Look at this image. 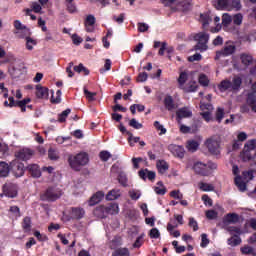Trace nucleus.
<instances>
[{
    "label": "nucleus",
    "instance_id": "f257e3e1",
    "mask_svg": "<svg viewBox=\"0 0 256 256\" xmlns=\"http://www.w3.org/2000/svg\"><path fill=\"white\" fill-rule=\"evenodd\" d=\"M241 85H243V79L239 76H235L232 81L229 79L222 80L218 84V89L220 93H225V91H229L230 93H237L239 89H241Z\"/></svg>",
    "mask_w": 256,
    "mask_h": 256
},
{
    "label": "nucleus",
    "instance_id": "f03ea898",
    "mask_svg": "<svg viewBox=\"0 0 256 256\" xmlns=\"http://www.w3.org/2000/svg\"><path fill=\"white\" fill-rule=\"evenodd\" d=\"M89 163V154L87 152H80L76 155L70 154L68 156V164L73 171H81V167H85Z\"/></svg>",
    "mask_w": 256,
    "mask_h": 256
},
{
    "label": "nucleus",
    "instance_id": "7ed1b4c3",
    "mask_svg": "<svg viewBox=\"0 0 256 256\" xmlns=\"http://www.w3.org/2000/svg\"><path fill=\"white\" fill-rule=\"evenodd\" d=\"M256 139L248 140L244 145L243 151L240 153V158L244 163L252 161L256 165Z\"/></svg>",
    "mask_w": 256,
    "mask_h": 256
},
{
    "label": "nucleus",
    "instance_id": "20e7f679",
    "mask_svg": "<svg viewBox=\"0 0 256 256\" xmlns=\"http://www.w3.org/2000/svg\"><path fill=\"white\" fill-rule=\"evenodd\" d=\"M209 33L207 32H198L193 35V40L196 41L194 46V51H200V53H205L209 49Z\"/></svg>",
    "mask_w": 256,
    "mask_h": 256
},
{
    "label": "nucleus",
    "instance_id": "39448f33",
    "mask_svg": "<svg viewBox=\"0 0 256 256\" xmlns=\"http://www.w3.org/2000/svg\"><path fill=\"white\" fill-rule=\"evenodd\" d=\"M217 169V164L213 162H208L207 164L203 162H195L193 165V171L196 175H201L202 177H209L211 171Z\"/></svg>",
    "mask_w": 256,
    "mask_h": 256
},
{
    "label": "nucleus",
    "instance_id": "423d86ee",
    "mask_svg": "<svg viewBox=\"0 0 256 256\" xmlns=\"http://www.w3.org/2000/svg\"><path fill=\"white\" fill-rule=\"evenodd\" d=\"M61 195H63V190L57 187H49L42 195V201H57V199H61Z\"/></svg>",
    "mask_w": 256,
    "mask_h": 256
},
{
    "label": "nucleus",
    "instance_id": "0eeeda50",
    "mask_svg": "<svg viewBox=\"0 0 256 256\" xmlns=\"http://www.w3.org/2000/svg\"><path fill=\"white\" fill-rule=\"evenodd\" d=\"M246 103L240 107L241 113H249V107L256 113V96L255 93H249L246 98Z\"/></svg>",
    "mask_w": 256,
    "mask_h": 256
},
{
    "label": "nucleus",
    "instance_id": "6e6552de",
    "mask_svg": "<svg viewBox=\"0 0 256 256\" xmlns=\"http://www.w3.org/2000/svg\"><path fill=\"white\" fill-rule=\"evenodd\" d=\"M237 51V47L233 44H227L224 46V49L216 51L215 61H219L221 57H229V55H233Z\"/></svg>",
    "mask_w": 256,
    "mask_h": 256
},
{
    "label": "nucleus",
    "instance_id": "1a4fd4ad",
    "mask_svg": "<svg viewBox=\"0 0 256 256\" xmlns=\"http://www.w3.org/2000/svg\"><path fill=\"white\" fill-rule=\"evenodd\" d=\"M205 145L211 155H219V153H221V145L217 139L208 138L205 142Z\"/></svg>",
    "mask_w": 256,
    "mask_h": 256
},
{
    "label": "nucleus",
    "instance_id": "9d476101",
    "mask_svg": "<svg viewBox=\"0 0 256 256\" xmlns=\"http://www.w3.org/2000/svg\"><path fill=\"white\" fill-rule=\"evenodd\" d=\"M10 169L14 173L15 177H23V175H25V164L19 160H13L10 162Z\"/></svg>",
    "mask_w": 256,
    "mask_h": 256
},
{
    "label": "nucleus",
    "instance_id": "9b49d317",
    "mask_svg": "<svg viewBox=\"0 0 256 256\" xmlns=\"http://www.w3.org/2000/svg\"><path fill=\"white\" fill-rule=\"evenodd\" d=\"M9 101V107H19L21 109L22 113H25L27 111V104L31 103V98H25L23 100L15 101V98L13 96H10L8 98Z\"/></svg>",
    "mask_w": 256,
    "mask_h": 256
},
{
    "label": "nucleus",
    "instance_id": "f8f14e48",
    "mask_svg": "<svg viewBox=\"0 0 256 256\" xmlns=\"http://www.w3.org/2000/svg\"><path fill=\"white\" fill-rule=\"evenodd\" d=\"M35 155V150L30 148H22L15 153L16 159H20L21 161H29Z\"/></svg>",
    "mask_w": 256,
    "mask_h": 256
},
{
    "label": "nucleus",
    "instance_id": "ddd939ff",
    "mask_svg": "<svg viewBox=\"0 0 256 256\" xmlns=\"http://www.w3.org/2000/svg\"><path fill=\"white\" fill-rule=\"evenodd\" d=\"M168 150L174 157H178L179 159H183L185 157V148L183 146L177 144H170L168 146Z\"/></svg>",
    "mask_w": 256,
    "mask_h": 256
},
{
    "label": "nucleus",
    "instance_id": "4468645a",
    "mask_svg": "<svg viewBox=\"0 0 256 256\" xmlns=\"http://www.w3.org/2000/svg\"><path fill=\"white\" fill-rule=\"evenodd\" d=\"M163 105L166 111H175V109H177V104L175 102V99H173V96H171V94L165 95L163 99Z\"/></svg>",
    "mask_w": 256,
    "mask_h": 256
},
{
    "label": "nucleus",
    "instance_id": "2eb2a0df",
    "mask_svg": "<svg viewBox=\"0 0 256 256\" xmlns=\"http://www.w3.org/2000/svg\"><path fill=\"white\" fill-rule=\"evenodd\" d=\"M191 0H176V7L173 11H189L192 7Z\"/></svg>",
    "mask_w": 256,
    "mask_h": 256
},
{
    "label": "nucleus",
    "instance_id": "dca6fc26",
    "mask_svg": "<svg viewBox=\"0 0 256 256\" xmlns=\"http://www.w3.org/2000/svg\"><path fill=\"white\" fill-rule=\"evenodd\" d=\"M70 217L75 221H80L85 217V209L82 207H72L70 209Z\"/></svg>",
    "mask_w": 256,
    "mask_h": 256
},
{
    "label": "nucleus",
    "instance_id": "f3484780",
    "mask_svg": "<svg viewBox=\"0 0 256 256\" xmlns=\"http://www.w3.org/2000/svg\"><path fill=\"white\" fill-rule=\"evenodd\" d=\"M138 175L140 177V179H143V181H146L147 179L149 181H155V177H157V174L155 173V171H151L149 169H141L138 172Z\"/></svg>",
    "mask_w": 256,
    "mask_h": 256
},
{
    "label": "nucleus",
    "instance_id": "a211bd4d",
    "mask_svg": "<svg viewBox=\"0 0 256 256\" xmlns=\"http://www.w3.org/2000/svg\"><path fill=\"white\" fill-rule=\"evenodd\" d=\"M222 223L224 226L227 225H235L236 223H239V214L237 213H228L224 216Z\"/></svg>",
    "mask_w": 256,
    "mask_h": 256
},
{
    "label": "nucleus",
    "instance_id": "6ab92c4d",
    "mask_svg": "<svg viewBox=\"0 0 256 256\" xmlns=\"http://www.w3.org/2000/svg\"><path fill=\"white\" fill-rule=\"evenodd\" d=\"M35 95L37 99H49V88L42 86L41 84L36 85Z\"/></svg>",
    "mask_w": 256,
    "mask_h": 256
},
{
    "label": "nucleus",
    "instance_id": "aec40b11",
    "mask_svg": "<svg viewBox=\"0 0 256 256\" xmlns=\"http://www.w3.org/2000/svg\"><path fill=\"white\" fill-rule=\"evenodd\" d=\"M26 169L31 177H34L35 179H39V177H41V168H39V165L30 164Z\"/></svg>",
    "mask_w": 256,
    "mask_h": 256
},
{
    "label": "nucleus",
    "instance_id": "412c9836",
    "mask_svg": "<svg viewBox=\"0 0 256 256\" xmlns=\"http://www.w3.org/2000/svg\"><path fill=\"white\" fill-rule=\"evenodd\" d=\"M177 119H187L193 117V112L187 107H183L177 110L176 112Z\"/></svg>",
    "mask_w": 256,
    "mask_h": 256
},
{
    "label": "nucleus",
    "instance_id": "4be33fe9",
    "mask_svg": "<svg viewBox=\"0 0 256 256\" xmlns=\"http://www.w3.org/2000/svg\"><path fill=\"white\" fill-rule=\"evenodd\" d=\"M103 197H105V193H103V191H98L94 195H92L89 199L90 207L97 205V203H101Z\"/></svg>",
    "mask_w": 256,
    "mask_h": 256
},
{
    "label": "nucleus",
    "instance_id": "5701e85b",
    "mask_svg": "<svg viewBox=\"0 0 256 256\" xmlns=\"http://www.w3.org/2000/svg\"><path fill=\"white\" fill-rule=\"evenodd\" d=\"M156 169L160 175H165L169 171V163L165 160H158L156 162Z\"/></svg>",
    "mask_w": 256,
    "mask_h": 256
},
{
    "label": "nucleus",
    "instance_id": "b1692460",
    "mask_svg": "<svg viewBox=\"0 0 256 256\" xmlns=\"http://www.w3.org/2000/svg\"><path fill=\"white\" fill-rule=\"evenodd\" d=\"M105 213L107 215H117L119 213V204L117 203H110L105 206Z\"/></svg>",
    "mask_w": 256,
    "mask_h": 256
},
{
    "label": "nucleus",
    "instance_id": "393cba45",
    "mask_svg": "<svg viewBox=\"0 0 256 256\" xmlns=\"http://www.w3.org/2000/svg\"><path fill=\"white\" fill-rule=\"evenodd\" d=\"M93 215L95 217H98V219H105L107 217V214L105 212V205L97 206L93 211Z\"/></svg>",
    "mask_w": 256,
    "mask_h": 256
},
{
    "label": "nucleus",
    "instance_id": "a878e982",
    "mask_svg": "<svg viewBox=\"0 0 256 256\" xmlns=\"http://www.w3.org/2000/svg\"><path fill=\"white\" fill-rule=\"evenodd\" d=\"M121 197V190L120 189H112L106 195L107 201H115V199H119Z\"/></svg>",
    "mask_w": 256,
    "mask_h": 256
},
{
    "label": "nucleus",
    "instance_id": "bb28decb",
    "mask_svg": "<svg viewBox=\"0 0 256 256\" xmlns=\"http://www.w3.org/2000/svg\"><path fill=\"white\" fill-rule=\"evenodd\" d=\"M231 0H218L216 8L219 11H229Z\"/></svg>",
    "mask_w": 256,
    "mask_h": 256
},
{
    "label": "nucleus",
    "instance_id": "cd10ccee",
    "mask_svg": "<svg viewBox=\"0 0 256 256\" xmlns=\"http://www.w3.org/2000/svg\"><path fill=\"white\" fill-rule=\"evenodd\" d=\"M11 171L10 165L0 161V177H8Z\"/></svg>",
    "mask_w": 256,
    "mask_h": 256
},
{
    "label": "nucleus",
    "instance_id": "c85d7f7f",
    "mask_svg": "<svg viewBox=\"0 0 256 256\" xmlns=\"http://www.w3.org/2000/svg\"><path fill=\"white\" fill-rule=\"evenodd\" d=\"M186 149L190 153H195V151H197V149H199V142H197V140H188L186 142Z\"/></svg>",
    "mask_w": 256,
    "mask_h": 256
},
{
    "label": "nucleus",
    "instance_id": "c756f323",
    "mask_svg": "<svg viewBox=\"0 0 256 256\" xmlns=\"http://www.w3.org/2000/svg\"><path fill=\"white\" fill-rule=\"evenodd\" d=\"M212 21L213 19L211 18L209 13L200 14V23H202L203 29H205V27H209V23H211Z\"/></svg>",
    "mask_w": 256,
    "mask_h": 256
},
{
    "label": "nucleus",
    "instance_id": "7c9ffc66",
    "mask_svg": "<svg viewBox=\"0 0 256 256\" xmlns=\"http://www.w3.org/2000/svg\"><path fill=\"white\" fill-rule=\"evenodd\" d=\"M240 60L243 65H245L246 67H249V65L253 63V56H251V54L242 53L240 55Z\"/></svg>",
    "mask_w": 256,
    "mask_h": 256
},
{
    "label": "nucleus",
    "instance_id": "2f4dec72",
    "mask_svg": "<svg viewBox=\"0 0 256 256\" xmlns=\"http://www.w3.org/2000/svg\"><path fill=\"white\" fill-rule=\"evenodd\" d=\"M234 183L236 187H238L239 191H247V184L242 180L241 176H236L234 179Z\"/></svg>",
    "mask_w": 256,
    "mask_h": 256
},
{
    "label": "nucleus",
    "instance_id": "473e14b6",
    "mask_svg": "<svg viewBox=\"0 0 256 256\" xmlns=\"http://www.w3.org/2000/svg\"><path fill=\"white\" fill-rule=\"evenodd\" d=\"M242 243L241 236L234 235L227 239V245L230 247H237L239 244Z\"/></svg>",
    "mask_w": 256,
    "mask_h": 256
},
{
    "label": "nucleus",
    "instance_id": "72a5a7b5",
    "mask_svg": "<svg viewBox=\"0 0 256 256\" xmlns=\"http://www.w3.org/2000/svg\"><path fill=\"white\" fill-rule=\"evenodd\" d=\"M224 229L230 234L232 235V237H235V235H238V237H240L242 231L239 227L236 226H225Z\"/></svg>",
    "mask_w": 256,
    "mask_h": 256
},
{
    "label": "nucleus",
    "instance_id": "f704fd0d",
    "mask_svg": "<svg viewBox=\"0 0 256 256\" xmlns=\"http://www.w3.org/2000/svg\"><path fill=\"white\" fill-rule=\"evenodd\" d=\"M197 89H199V85H197L196 81H190L188 83V86L183 88L185 93H195V91H197Z\"/></svg>",
    "mask_w": 256,
    "mask_h": 256
},
{
    "label": "nucleus",
    "instance_id": "c9c22d12",
    "mask_svg": "<svg viewBox=\"0 0 256 256\" xmlns=\"http://www.w3.org/2000/svg\"><path fill=\"white\" fill-rule=\"evenodd\" d=\"M22 229L24 233H29V231H31V217L29 216L24 217L22 221Z\"/></svg>",
    "mask_w": 256,
    "mask_h": 256
},
{
    "label": "nucleus",
    "instance_id": "e433bc0d",
    "mask_svg": "<svg viewBox=\"0 0 256 256\" xmlns=\"http://www.w3.org/2000/svg\"><path fill=\"white\" fill-rule=\"evenodd\" d=\"M112 256H131V252H129V248H118L114 250Z\"/></svg>",
    "mask_w": 256,
    "mask_h": 256
},
{
    "label": "nucleus",
    "instance_id": "4c0bfd02",
    "mask_svg": "<svg viewBox=\"0 0 256 256\" xmlns=\"http://www.w3.org/2000/svg\"><path fill=\"white\" fill-rule=\"evenodd\" d=\"M229 6L230 8H228V11H233V9L235 11H241V0H230Z\"/></svg>",
    "mask_w": 256,
    "mask_h": 256
},
{
    "label": "nucleus",
    "instance_id": "58836bf2",
    "mask_svg": "<svg viewBox=\"0 0 256 256\" xmlns=\"http://www.w3.org/2000/svg\"><path fill=\"white\" fill-rule=\"evenodd\" d=\"M242 255H251V256H256V251L253 249V247L251 246H243L241 249H240Z\"/></svg>",
    "mask_w": 256,
    "mask_h": 256
},
{
    "label": "nucleus",
    "instance_id": "ea45409f",
    "mask_svg": "<svg viewBox=\"0 0 256 256\" xmlns=\"http://www.w3.org/2000/svg\"><path fill=\"white\" fill-rule=\"evenodd\" d=\"M70 113H71V109H69V108L62 111L61 114L58 115V122L65 123V121H67V117H69Z\"/></svg>",
    "mask_w": 256,
    "mask_h": 256
},
{
    "label": "nucleus",
    "instance_id": "a19ab883",
    "mask_svg": "<svg viewBox=\"0 0 256 256\" xmlns=\"http://www.w3.org/2000/svg\"><path fill=\"white\" fill-rule=\"evenodd\" d=\"M52 96H51V103L57 105L59 103H61V90H57L56 92V98L55 96H53L55 94V91L51 90Z\"/></svg>",
    "mask_w": 256,
    "mask_h": 256
},
{
    "label": "nucleus",
    "instance_id": "79ce46f5",
    "mask_svg": "<svg viewBox=\"0 0 256 256\" xmlns=\"http://www.w3.org/2000/svg\"><path fill=\"white\" fill-rule=\"evenodd\" d=\"M187 79H189V74H187V72H181L178 77V85L183 87V85L187 83Z\"/></svg>",
    "mask_w": 256,
    "mask_h": 256
},
{
    "label": "nucleus",
    "instance_id": "37998d69",
    "mask_svg": "<svg viewBox=\"0 0 256 256\" xmlns=\"http://www.w3.org/2000/svg\"><path fill=\"white\" fill-rule=\"evenodd\" d=\"M198 82L202 87H209V78L205 74H200Z\"/></svg>",
    "mask_w": 256,
    "mask_h": 256
},
{
    "label": "nucleus",
    "instance_id": "c03bdc74",
    "mask_svg": "<svg viewBox=\"0 0 256 256\" xmlns=\"http://www.w3.org/2000/svg\"><path fill=\"white\" fill-rule=\"evenodd\" d=\"M199 189L201 191L208 192V191H214L215 187L211 184H208V183H205V182H200L199 183Z\"/></svg>",
    "mask_w": 256,
    "mask_h": 256
},
{
    "label": "nucleus",
    "instance_id": "a18cd8bd",
    "mask_svg": "<svg viewBox=\"0 0 256 256\" xmlns=\"http://www.w3.org/2000/svg\"><path fill=\"white\" fill-rule=\"evenodd\" d=\"M48 157L51 161H57V159H59V152L53 148H50L48 150Z\"/></svg>",
    "mask_w": 256,
    "mask_h": 256
},
{
    "label": "nucleus",
    "instance_id": "49530a36",
    "mask_svg": "<svg viewBox=\"0 0 256 256\" xmlns=\"http://www.w3.org/2000/svg\"><path fill=\"white\" fill-rule=\"evenodd\" d=\"M74 71L76 73H83V71H84V75H89V73H90V71L87 69V67H85L81 63L78 66H74Z\"/></svg>",
    "mask_w": 256,
    "mask_h": 256
},
{
    "label": "nucleus",
    "instance_id": "de8ad7c7",
    "mask_svg": "<svg viewBox=\"0 0 256 256\" xmlns=\"http://www.w3.org/2000/svg\"><path fill=\"white\" fill-rule=\"evenodd\" d=\"M231 21H233V18L229 14H223L222 16V25L224 27H229L231 25Z\"/></svg>",
    "mask_w": 256,
    "mask_h": 256
},
{
    "label": "nucleus",
    "instance_id": "09e8293b",
    "mask_svg": "<svg viewBox=\"0 0 256 256\" xmlns=\"http://www.w3.org/2000/svg\"><path fill=\"white\" fill-rule=\"evenodd\" d=\"M33 45H37V41L33 40L31 37H26V49L28 51H33Z\"/></svg>",
    "mask_w": 256,
    "mask_h": 256
},
{
    "label": "nucleus",
    "instance_id": "8fccbe9b",
    "mask_svg": "<svg viewBox=\"0 0 256 256\" xmlns=\"http://www.w3.org/2000/svg\"><path fill=\"white\" fill-rule=\"evenodd\" d=\"M223 117H225V109L217 108L216 120L218 121V123H221V121H223Z\"/></svg>",
    "mask_w": 256,
    "mask_h": 256
},
{
    "label": "nucleus",
    "instance_id": "3c124183",
    "mask_svg": "<svg viewBox=\"0 0 256 256\" xmlns=\"http://www.w3.org/2000/svg\"><path fill=\"white\" fill-rule=\"evenodd\" d=\"M129 126L133 127V129H143V124L137 122V119H135V118H132L129 121Z\"/></svg>",
    "mask_w": 256,
    "mask_h": 256
},
{
    "label": "nucleus",
    "instance_id": "603ef678",
    "mask_svg": "<svg viewBox=\"0 0 256 256\" xmlns=\"http://www.w3.org/2000/svg\"><path fill=\"white\" fill-rule=\"evenodd\" d=\"M149 237L151 239H159L161 237V233L159 232V229L157 228H152L149 232Z\"/></svg>",
    "mask_w": 256,
    "mask_h": 256
},
{
    "label": "nucleus",
    "instance_id": "864d4df0",
    "mask_svg": "<svg viewBox=\"0 0 256 256\" xmlns=\"http://www.w3.org/2000/svg\"><path fill=\"white\" fill-rule=\"evenodd\" d=\"M165 7H171L172 11L177 6V0H162Z\"/></svg>",
    "mask_w": 256,
    "mask_h": 256
},
{
    "label": "nucleus",
    "instance_id": "5fc2aeb1",
    "mask_svg": "<svg viewBox=\"0 0 256 256\" xmlns=\"http://www.w3.org/2000/svg\"><path fill=\"white\" fill-rule=\"evenodd\" d=\"M137 27H138L139 33H145L147 31H149V25L147 23L139 22L137 24Z\"/></svg>",
    "mask_w": 256,
    "mask_h": 256
},
{
    "label": "nucleus",
    "instance_id": "6e6d98bb",
    "mask_svg": "<svg viewBox=\"0 0 256 256\" xmlns=\"http://www.w3.org/2000/svg\"><path fill=\"white\" fill-rule=\"evenodd\" d=\"M232 21L235 25H241L243 23V14L238 13L234 15Z\"/></svg>",
    "mask_w": 256,
    "mask_h": 256
},
{
    "label": "nucleus",
    "instance_id": "4d7b16f0",
    "mask_svg": "<svg viewBox=\"0 0 256 256\" xmlns=\"http://www.w3.org/2000/svg\"><path fill=\"white\" fill-rule=\"evenodd\" d=\"M253 173H255V170H248L242 172L243 179H248V181H253Z\"/></svg>",
    "mask_w": 256,
    "mask_h": 256
},
{
    "label": "nucleus",
    "instance_id": "13d9d810",
    "mask_svg": "<svg viewBox=\"0 0 256 256\" xmlns=\"http://www.w3.org/2000/svg\"><path fill=\"white\" fill-rule=\"evenodd\" d=\"M9 212L14 215V217H21V209L18 206H11Z\"/></svg>",
    "mask_w": 256,
    "mask_h": 256
},
{
    "label": "nucleus",
    "instance_id": "bf43d9fd",
    "mask_svg": "<svg viewBox=\"0 0 256 256\" xmlns=\"http://www.w3.org/2000/svg\"><path fill=\"white\" fill-rule=\"evenodd\" d=\"M99 157L101 161H109V159H111V153H109V151L104 150L99 153Z\"/></svg>",
    "mask_w": 256,
    "mask_h": 256
},
{
    "label": "nucleus",
    "instance_id": "052dcab7",
    "mask_svg": "<svg viewBox=\"0 0 256 256\" xmlns=\"http://www.w3.org/2000/svg\"><path fill=\"white\" fill-rule=\"evenodd\" d=\"M129 195H130V199H132V201H137L141 197V192L136 191V190H130Z\"/></svg>",
    "mask_w": 256,
    "mask_h": 256
},
{
    "label": "nucleus",
    "instance_id": "680f3d73",
    "mask_svg": "<svg viewBox=\"0 0 256 256\" xmlns=\"http://www.w3.org/2000/svg\"><path fill=\"white\" fill-rule=\"evenodd\" d=\"M188 225L193 229V231H199V224L197 223V220H195V218H189Z\"/></svg>",
    "mask_w": 256,
    "mask_h": 256
},
{
    "label": "nucleus",
    "instance_id": "e2e57ef3",
    "mask_svg": "<svg viewBox=\"0 0 256 256\" xmlns=\"http://www.w3.org/2000/svg\"><path fill=\"white\" fill-rule=\"evenodd\" d=\"M113 21H115L116 23H118V25H121L124 23L125 21V13H121L119 16H113L112 17Z\"/></svg>",
    "mask_w": 256,
    "mask_h": 256
},
{
    "label": "nucleus",
    "instance_id": "0e129e2a",
    "mask_svg": "<svg viewBox=\"0 0 256 256\" xmlns=\"http://www.w3.org/2000/svg\"><path fill=\"white\" fill-rule=\"evenodd\" d=\"M217 211L215 210H208L206 211V217L207 219L213 220V219H217Z\"/></svg>",
    "mask_w": 256,
    "mask_h": 256
},
{
    "label": "nucleus",
    "instance_id": "69168bd1",
    "mask_svg": "<svg viewBox=\"0 0 256 256\" xmlns=\"http://www.w3.org/2000/svg\"><path fill=\"white\" fill-rule=\"evenodd\" d=\"M85 25H89L90 27H93V25H95V16L88 15L85 20Z\"/></svg>",
    "mask_w": 256,
    "mask_h": 256
},
{
    "label": "nucleus",
    "instance_id": "338daca9",
    "mask_svg": "<svg viewBox=\"0 0 256 256\" xmlns=\"http://www.w3.org/2000/svg\"><path fill=\"white\" fill-rule=\"evenodd\" d=\"M118 183H120V185H122V187H127V176H125L123 174H119Z\"/></svg>",
    "mask_w": 256,
    "mask_h": 256
},
{
    "label": "nucleus",
    "instance_id": "774afa93",
    "mask_svg": "<svg viewBox=\"0 0 256 256\" xmlns=\"http://www.w3.org/2000/svg\"><path fill=\"white\" fill-rule=\"evenodd\" d=\"M207 245H209V240L207 239V234H202L201 235V243H200V246L202 248H205L207 247Z\"/></svg>",
    "mask_w": 256,
    "mask_h": 256
}]
</instances>
